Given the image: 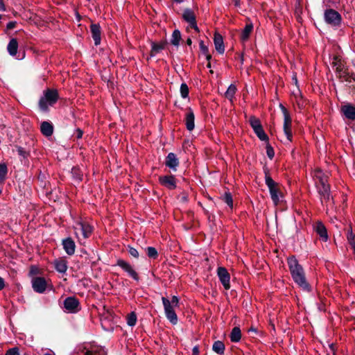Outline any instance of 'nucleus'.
Masks as SVG:
<instances>
[{"label": "nucleus", "instance_id": "obj_17", "mask_svg": "<svg viewBox=\"0 0 355 355\" xmlns=\"http://www.w3.org/2000/svg\"><path fill=\"white\" fill-rule=\"evenodd\" d=\"M179 159L173 153H169L165 159V165L173 171H176L179 166Z\"/></svg>", "mask_w": 355, "mask_h": 355}, {"label": "nucleus", "instance_id": "obj_20", "mask_svg": "<svg viewBox=\"0 0 355 355\" xmlns=\"http://www.w3.org/2000/svg\"><path fill=\"white\" fill-rule=\"evenodd\" d=\"M195 116L193 110L188 108L185 116V125L189 131H192L195 128Z\"/></svg>", "mask_w": 355, "mask_h": 355}, {"label": "nucleus", "instance_id": "obj_38", "mask_svg": "<svg viewBox=\"0 0 355 355\" xmlns=\"http://www.w3.org/2000/svg\"><path fill=\"white\" fill-rule=\"evenodd\" d=\"M146 251L149 258L155 259L158 257L157 251L154 247H148Z\"/></svg>", "mask_w": 355, "mask_h": 355}, {"label": "nucleus", "instance_id": "obj_42", "mask_svg": "<svg viewBox=\"0 0 355 355\" xmlns=\"http://www.w3.org/2000/svg\"><path fill=\"white\" fill-rule=\"evenodd\" d=\"M266 154L270 159H272L275 156L274 150L272 147L268 144L266 146Z\"/></svg>", "mask_w": 355, "mask_h": 355}, {"label": "nucleus", "instance_id": "obj_45", "mask_svg": "<svg viewBox=\"0 0 355 355\" xmlns=\"http://www.w3.org/2000/svg\"><path fill=\"white\" fill-rule=\"evenodd\" d=\"M170 302L175 306H176V307L178 306L179 299H178V297L177 296L173 295L172 297L171 300Z\"/></svg>", "mask_w": 355, "mask_h": 355}, {"label": "nucleus", "instance_id": "obj_19", "mask_svg": "<svg viewBox=\"0 0 355 355\" xmlns=\"http://www.w3.org/2000/svg\"><path fill=\"white\" fill-rule=\"evenodd\" d=\"M314 230L323 241L326 242L328 240L327 230L322 222L318 221L314 225Z\"/></svg>", "mask_w": 355, "mask_h": 355}, {"label": "nucleus", "instance_id": "obj_49", "mask_svg": "<svg viewBox=\"0 0 355 355\" xmlns=\"http://www.w3.org/2000/svg\"><path fill=\"white\" fill-rule=\"evenodd\" d=\"M4 287H5L4 279L2 277H0V291L3 289Z\"/></svg>", "mask_w": 355, "mask_h": 355}, {"label": "nucleus", "instance_id": "obj_2", "mask_svg": "<svg viewBox=\"0 0 355 355\" xmlns=\"http://www.w3.org/2000/svg\"><path fill=\"white\" fill-rule=\"evenodd\" d=\"M58 92L56 89H47L39 101V107L42 111L46 112L49 106L53 105L58 99Z\"/></svg>", "mask_w": 355, "mask_h": 355}, {"label": "nucleus", "instance_id": "obj_12", "mask_svg": "<svg viewBox=\"0 0 355 355\" xmlns=\"http://www.w3.org/2000/svg\"><path fill=\"white\" fill-rule=\"evenodd\" d=\"M318 192L320 196V200L322 204L327 202L330 200V187L327 183L317 184H316Z\"/></svg>", "mask_w": 355, "mask_h": 355}, {"label": "nucleus", "instance_id": "obj_52", "mask_svg": "<svg viewBox=\"0 0 355 355\" xmlns=\"http://www.w3.org/2000/svg\"><path fill=\"white\" fill-rule=\"evenodd\" d=\"M234 3L235 6H240V0H232Z\"/></svg>", "mask_w": 355, "mask_h": 355}, {"label": "nucleus", "instance_id": "obj_50", "mask_svg": "<svg viewBox=\"0 0 355 355\" xmlns=\"http://www.w3.org/2000/svg\"><path fill=\"white\" fill-rule=\"evenodd\" d=\"M6 10L5 5L3 0H0V11H4Z\"/></svg>", "mask_w": 355, "mask_h": 355}, {"label": "nucleus", "instance_id": "obj_6", "mask_svg": "<svg viewBox=\"0 0 355 355\" xmlns=\"http://www.w3.org/2000/svg\"><path fill=\"white\" fill-rule=\"evenodd\" d=\"M249 123L253 129L254 133L261 141H268V137L265 133L261 125L260 120L254 116H251L249 119Z\"/></svg>", "mask_w": 355, "mask_h": 355}, {"label": "nucleus", "instance_id": "obj_51", "mask_svg": "<svg viewBox=\"0 0 355 355\" xmlns=\"http://www.w3.org/2000/svg\"><path fill=\"white\" fill-rule=\"evenodd\" d=\"M182 200L183 202H187V200H188V196H187V195H186L185 193H184V194L182 195Z\"/></svg>", "mask_w": 355, "mask_h": 355}, {"label": "nucleus", "instance_id": "obj_28", "mask_svg": "<svg viewBox=\"0 0 355 355\" xmlns=\"http://www.w3.org/2000/svg\"><path fill=\"white\" fill-rule=\"evenodd\" d=\"M252 30L253 24L252 23L247 24L241 34V40L243 42H245L246 40H248Z\"/></svg>", "mask_w": 355, "mask_h": 355}, {"label": "nucleus", "instance_id": "obj_18", "mask_svg": "<svg viewBox=\"0 0 355 355\" xmlns=\"http://www.w3.org/2000/svg\"><path fill=\"white\" fill-rule=\"evenodd\" d=\"M90 31L92 33V37L94 41V44L96 46H98L101 44V26L98 24H92L90 26Z\"/></svg>", "mask_w": 355, "mask_h": 355}, {"label": "nucleus", "instance_id": "obj_31", "mask_svg": "<svg viewBox=\"0 0 355 355\" xmlns=\"http://www.w3.org/2000/svg\"><path fill=\"white\" fill-rule=\"evenodd\" d=\"M236 87L235 85L231 84L227 91L225 93V96L229 99L230 101H232L234 96L236 92Z\"/></svg>", "mask_w": 355, "mask_h": 355}, {"label": "nucleus", "instance_id": "obj_41", "mask_svg": "<svg viewBox=\"0 0 355 355\" xmlns=\"http://www.w3.org/2000/svg\"><path fill=\"white\" fill-rule=\"evenodd\" d=\"M17 150L18 155L24 159L27 158L29 156V152H28L27 150H26L24 148H22L21 146H18L17 148Z\"/></svg>", "mask_w": 355, "mask_h": 355}, {"label": "nucleus", "instance_id": "obj_40", "mask_svg": "<svg viewBox=\"0 0 355 355\" xmlns=\"http://www.w3.org/2000/svg\"><path fill=\"white\" fill-rule=\"evenodd\" d=\"M180 94L181 96L184 98L189 96V87L185 83H182L180 85Z\"/></svg>", "mask_w": 355, "mask_h": 355}, {"label": "nucleus", "instance_id": "obj_57", "mask_svg": "<svg viewBox=\"0 0 355 355\" xmlns=\"http://www.w3.org/2000/svg\"><path fill=\"white\" fill-rule=\"evenodd\" d=\"M1 17H2V16L0 15V19H1Z\"/></svg>", "mask_w": 355, "mask_h": 355}, {"label": "nucleus", "instance_id": "obj_15", "mask_svg": "<svg viewBox=\"0 0 355 355\" xmlns=\"http://www.w3.org/2000/svg\"><path fill=\"white\" fill-rule=\"evenodd\" d=\"M182 17L190 24L191 28H193L196 31L199 32V28L196 24V16L191 9L184 10L182 14Z\"/></svg>", "mask_w": 355, "mask_h": 355}, {"label": "nucleus", "instance_id": "obj_8", "mask_svg": "<svg viewBox=\"0 0 355 355\" xmlns=\"http://www.w3.org/2000/svg\"><path fill=\"white\" fill-rule=\"evenodd\" d=\"M324 20L332 26H338L341 23L342 17L338 12L330 8L324 12Z\"/></svg>", "mask_w": 355, "mask_h": 355}, {"label": "nucleus", "instance_id": "obj_35", "mask_svg": "<svg viewBox=\"0 0 355 355\" xmlns=\"http://www.w3.org/2000/svg\"><path fill=\"white\" fill-rule=\"evenodd\" d=\"M137 320V315L135 312H131L130 313H129L127 315V318H126L127 324L130 327L135 326L136 324Z\"/></svg>", "mask_w": 355, "mask_h": 355}, {"label": "nucleus", "instance_id": "obj_48", "mask_svg": "<svg viewBox=\"0 0 355 355\" xmlns=\"http://www.w3.org/2000/svg\"><path fill=\"white\" fill-rule=\"evenodd\" d=\"M193 355H199V349L197 346H195L192 349Z\"/></svg>", "mask_w": 355, "mask_h": 355}, {"label": "nucleus", "instance_id": "obj_55", "mask_svg": "<svg viewBox=\"0 0 355 355\" xmlns=\"http://www.w3.org/2000/svg\"><path fill=\"white\" fill-rule=\"evenodd\" d=\"M352 249H353V252L355 254V245L354 246H352Z\"/></svg>", "mask_w": 355, "mask_h": 355}, {"label": "nucleus", "instance_id": "obj_24", "mask_svg": "<svg viewBox=\"0 0 355 355\" xmlns=\"http://www.w3.org/2000/svg\"><path fill=\"white\" fill-rule=\"evenodd\" d=\"M40 130L44 135L49 137L51 136L53 132V127L51 123L44 121L41 123Z\"/></svg>", "mask_w": 355, "mask_h": 355}, {"label": "nucleus", "instance_id": "obj_10", "mask_svg": "<svg viewBox=\"0 0 355 355\" xmlns=\"http://www.w3.org/2000/svg\"><path fill=\"white\" fill-rule=\"evenodd\" d=\"M217 275L224 288L229 290L230 288V275L227 270L224 267H218L217 268Z\"/></svg>", "mask_w": 355, "mask_h": 355}, {"label": "nucleus", "instance_id": "obj_54", "mask_svg": "<svg viewBox=\"0 0 355 355\" xmlns=\"http://www.w3.org/2000/svg\"><path fill=\"white\" fill-rule=\"evenodd\" d=\"M173 1L177 3H182L184 0H173Z\"/></svg>", "mask_w": 355, "mask_h": 355}, {"label": "nucleus", "instance_id": "obj_1", "mask_svg": "<svg viewBox=\"0 0 355 355\" xmlns=\"http://www.w3.org/2000/svg\"><path fill=\"white\" fill-rule=\"evenodd\" d=\"M287 263L291 277L296 284L305 291H311V287L308 283L302 266L295 257L287 259Z\"/></svg>", "mask_w": 355, "mask_h": 355}, {"label": "nucleus", "instance_id": "obj_34", "mask_svg": "<svg viewBox=\"0 0 355 355\" xmlns=\"http://www.w3.org/2000/svg\"><path fill=\"white\" fill-rule=\"evenodd\" d=\"M221 199L225 202L231 209L233 208V199L230 193L226 192L221 197Z\"/></svg>", "mask_w": 355, "mask_h": 355}, {"label": "nucleus", "instance_id": "obj_53", "mask_svg": "<svg viewBox=\"0 0 355 355\" xmlns=\"http://www.w3.org/2000/svg\"><path fill=\"white\" fill-rule=\"evenodd\" d=\"M191 44H192V40H191V38H188V39L187 40V45H189V46H191Z\"/></svg>", "mask_w": 355, "mask_h": 355}, {"label": "nucleus", "instance_id": "obj_22", "mask_svg": "<svg viewBox=\"0 0 355 355\" xmlns=\"http://www.w3.org/2000/svg\"><path fill=\"white\" fill-rule=\"evenodd\" d=\"M166 44H167L166 41H161L159 43L152 42H151V51H150V57H154L157 53L161 52V51L164 49Z\"/></svg>", "mask_w": 355, "mask_h": 355}, {"label": "nucleus", "instance_id": "obj_29", "mask_svg": "<svg viewBox=\"0 0 355 355\" xmlns=\"http://www.w3.org/2000/svg\"><path fill=\"white\" fill-rule=\"evenodd\" d=\"M241 338V331L239 327H235L232 329L230 334V340L232 342L237 343Z\"/></svg>", "mask_w": 355, "mask_h": 355}, {"label": "nucleus", "instance_id": "obj_39", "mask_svg": "<svg viewBox=\"0 0 355 355\" xmlns=\"http://www.w3.org/2000/svg\"><path fill=\"white\" fill-rule=\"evenodd\" d=\"M200 49L202 53L206 56L207 60H210L211 55L209 54L208 47L204 44L202 41L200 42Z\"/></svg>", "mask_w": 355, "mask_h": 355}, {"label": "nucleus", "instance_id": "obj_14", "mask_svg": "<svg viewBox=\"0 0 355 355\" xmlns=\"http://www.w3.org/2000/svg\"><path fill=\"white\" fill-rule=\"evenodd\" d=\"M46 281L44 277H36L32 279V287L37 293H44L46 288Z\"/></svg>", "mask_w": 355, "mask_h": 355}, {"label": "nucleus", "instance_id": "obj_11", "mask_svg": "<svg viewBox=\"0 0 355 355\" xmlns=\"http://www.w3.org/2000/svg\"><path fill=\"white\" fill-rule=\"evenodd\" d=\"M116 265L126 272L133 279L137 282L139 280V275L128 262L123 259H119L117 260Z\"/></svg>", "mask_w": 355, "mask_h": 355}, {"label": "nucleus", "instance_id": "obj_7", "mask_svg": "<svg viewBox=\"0 0 355 355\" xmlns=\"http://www.w3.org/2000/svg\"><path fill=\"white\" fill-rule=\"evenodd\" d=\"M162 301L164 305L166 317L172 324H177L178 316L174 310L175 306L171 303L170 300L164 297H162Z\"/></svg>", "mask_w": 355, "mask_h": 355}, {"label": "nucleus", "instance_id": "obj_46", "mask_svg": "<svg viewBox=\"0 0 355 355\" xmlns=\"http://www.w3.org/2000/svg\"><path fill=\"white\" fill-rule=\"evenodd\" d=\"M83 132L79 128H78L75 132V135L78 139H80L83 137Z\"/></svg>", "mask_w": 355, "mask_h": 355}, {"label": "nucleus", "instance_id": "obj_56", "mask_svg": "<svg viewBox=\"0 0 355 355\" xmlns=\"http://www.w3.org/2000/svg\"><path fill=\"white\" fill-rule=\"evenodd\" d=\"M44 355H54V354H51V353H46Z\"/></svg>", "mask_w": 355, "mask_h": 355}, {"label": "nucleus", "instance_id": "obj_27", "mask_svg": "<svg viewBox=\"0 0 355 355\" xmlns=\"http://www.w3.org/2000/svg\"><path fill=\"white\" fill-rule=\"evenodd\" d=\"M55 270L60 273H65L67 270V261L64 259H57L54 262Z\"/></svg>", "mask_w": 355, "mask_h": 355}, {"label": "nucleus", "instance_id": "obj_21", "mask_svg": "<svg viewBox=\"0 0 355 355\" xmlns=\"http://www.w3.org/2000/svg\"><path fill=\"white\" fill-rule=\"evenodd\" d=\"M62 245L64 251L69 255H72L75 252L76 245L71 238H67L62 241Z\"/></svg>", "mask_w": 355, "mask_h": 355}, {"label": "nucleus", "instance_id": "obj_30", "mask_svg": "<svg viewBox=\"0 0 355 355\" xmlns=\"http://www.w3.org/2000/svg\"><path fill=\"white\" fill-rule=\"evenodd\" d=\"M212 349L218 354L222 355L224 354L225 352V345L223 344V342L217 340L214 343Z\"/></svg>", "mask_w": 355, "mask_h": 355}, {"label": "nucleus", "instance_id": "obj_5", "mask_svg": "<svg viewBox=\"0 0 355 355\" xmlns=\"http://www.w3.org/2000/svg\"><path fill=\"white\" fill-rule=\"evenodd\" d=\"M279 107L284 114V132L287 140L291 142L293 139V135L291 131L292 119L287 109L282 104H280Z\"/></svg>", "mask_w": 355, "mask_h": 355}, {"label": "nucleus", "instance_id": "obj_36", "mask_svg": "<svg viewBox=\"0 0 355 355\" xmlns=\"http://www.w3.org/2000/svg\"><path fill=\"white\" fill-rule=\"evenodd\" d=\"M71 174L74 180L76 181H81L83 179V173H81L80 170L77 167H73L71 169Z\"/></svg>", "mask_w": 355, "mask_h": 355}, {"label": "nucleus", "instance_id": "obj_43", "mask_svg": "<svg viewBox=\"0 0 355 355\" xmlns=\"http://www.w3.org/2000/svg\"><path fill=\"white\" fill-rule=\"evenodd\" d=\"M128 252L131 256H132L135 258H138L139 256L138 251L132 247H128Z\"/></svg>", "mask_w": 355, "mask_h": 355}, {"label": "nucleus", "instance_id": "obj_23", "mask_svg": "<svg viewBox=\"0 0 355 355\" xmlns=\"http://www.w3.org/2000/svg\"><path fill=\"white\" fill-rule=\"evenodd\" d=\"M214 45L216 51L219 53H223L225 51V46L223 44V37L218 34L215 33L214 38Z\"/></svg>", "mask_w": 355, "mask_h": 355}, {"label": "nucleus", "instance_id": "obj_44", "mask_svg": "<svg viewBox=\"0 0 355 355\" xmlns=\"http://www.w3.org/2000/svg\"><path fill=\"white\" fill-rule=\"evenodd\" d=\"M6 355H19V350L17 348H12L7 351Z\"/></svg>", "mask_w": 355, "mask_h": 355}, {"label": "nucleus", "instance_id": "obj_37", "mask_svg": "<svg viewBox=\"0 0 355 355\" xmlns=\"http://www.w3.org/2000/svg\"><path fill=\"white\" fill-rule=\"evenodd\" d=\"M347 239L349 244L351 246H354L355 245V235L352 232V227H350L348 230V232L347 234Z\"/></svg>", "mask_w": 355, "mask_h": 355}, {"label": "nucleus", "instance_id": "obj_33", "mask_svg": "<svg viewBox=\"0 0 355 355\" xmlns=\"http://www.w3.org/2000/svg\"><path fill=\"white\" fill-rule=\"evenodd\" d=\"M8 173L7 164L5 162L0 163V183L3 182Z\"/></svg>", "mask_w": 355, "mask_h": 355}, {"label": "nucleus", "instance_id": "obj_3", "mask_svg": "<svg viewBox=\"0 0 355 355\" xmlns=\"http://www.w3.org/2000/svg\"><path fill=\"white\" fill-rule=\"evenodd\" d=\"M265 173V182L267 185L271 199L275 205H277L280 202V198L282 197V193L278 187V184L275 182L272 178L269 175L267 169L264 170Z\"/></svg>", "mask_w": 355, "mask_h": 355}, {"label": "nucleus", "instance_id": "obj_47", "mask_svg": "<svg viewBox=\"0 0 355 355\" xmlns=\"http://www.w3.org/2000/svg\"><path fill=\"white\" fill-rule=\"evenodd\" d=\"M17 22L16 21H10L7 24V28L8 29H12L16 26Z\"/></svg>", "mask_w": 355, "mask_h": 355}, {"label": "nucleus", "instance_id": "obj_32", "mask_svg": "<svg viewBox=\"0 0 355 355\" xmlns=\"http://www.w3.org/2000/svg\"><path fill=\"white\" fill-rule=\"evenodd\" d=\"M181 40V33H180V31L179 30H175L173 33H172V37H171V43L175 46H179L180 44V41Z\"/></svg>", "mask_w": 355, "mask_h": 355}, {"label": "nucleus", "instance_id": "obj_13", "mask_svg": "<svg viewBox=\"0 0 355 355\" xmlns=\"http://www.w3.org/2000/svg\"><path fill=\"white\" fill-rule=\"evenodd\" d=\"M159 182L161 185L169 190H173L177 187V180L173 175L159 176Z\"/></svg>", "mask_w": 355, "mask_h": 355}, {"label": "nucleus", "instance_id": "obj_9", "mask_svg": "<svg viewBox=\"0 0 355 355\" xmlns=\"http://www.w3.org/2000/svg\"><path fill=\"white\" fill-rule=\"evenodd\" d=\"M64 307L69 313H75L80 311V302L75 297H68L64 300Z\"/></svg>", "mask_w": 355, "mask_h": 355}, {"label": "nucleus", "instance_id": "obj_26", "mask_svg": "<svg viewBox=\"0 0 355 355\" xmlns=\"http://www.w3.org/2000/svg\"><path fill=\"white\" fill-rule=\"evenodd\" d=\"M18 49V42L17 40L15 38H12L10 40L8 46L7 50L9 53V54L12 56H14L17 54Z\"/></svg>", "mask_w": 355, "mask_h": 355}, {"label": "nucleus", "instance_id": "obj_25", "mask_svg": "<svg viewBox=\"0 0 355 355\" xmlns=\"http://www.w3.org/2000/svg\"><path fill=\"white\" fill-rule=\"evenodd\" d=\"M314 176L316 179L315 184L327 182L328 176L325 175L320 169H316L315 171Z\"/></svg>", "mask_w": 355, "mask_h": 355}, {"label": "nucleus", "instance_id": "obj_4", "mask_svg": "<svg viewBox=\"0 0 355 355\" xmlns=\"http://www.w3.org/2000/svg\"><path fill=\"white\" fill-rule=\"evenodd\" d=\"M75 234L76 237L81 241L80 235L83 239L89 238L93 231L92 227L85 221H78L74 226Z\"/></svg>", "mask_w": 355, "mask_h": 355}, {"label": "nucleus", "instance_id": "obj_16", "mask_svg": "<svg viewBox=\"0 0 355 355\" xmlns=\"http://www.w3.org/2000/svg\"><path fill=\"white\" fill-rule=\"evenodd\" d=\"M340 112L347 119L355 121V106L347 103L340 107Z\"/></svg>", "mask_w": 355, "mask_h": 355}]
</instances>
